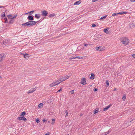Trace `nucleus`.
<instances>
[{"label": "nucleus", "instance_id": "obj_7", "mask_svg": "<svg viewBox=\"0 0 135 135\" xmlns=\"http://www.w3.org/2000/svg\"><path fill=\"white\" fill-rule=\"evenodd\" d=\"M10 40L9 39H7L5 40L3 42V44L6 45H7L10 44Z\"/></svg>", "mask_w": 135, "mask_h": 135}, {"label": "nucleus", "instance_id": "obj_41", "mask_svg": "<svg viewBox=\"0 0 135 135\" xmlns=\"http://www.w3.org/2000/svg\"><path fill=\"white\" fill-rule=\"evenodd\" d=\"M65 113H66V116H68V112L67 111V110H66V111Z\"/></svg>", "mask_w": 135, "mask_h": 135}, {"label": "nucleus", "instance_id": "obj_4", "mask_svg": "<svg viewBox=\"0 0 135 135\" xmlns=\"http://www.w3.org/2000/svg\"><path fill=\"white\" fill-rule=\"evenodd\" d=\"M95 48L97 51H103L105 50V48L102 47L101 46H100L99 47H96Z\"/></svg>", "mask_w": 135, "mask_h": 135}, {"label": "nucleus", "instance_id": "obj_39", "mask_svg": "<svg viewBox=\"0 0 135 135\" xmlns=\"http://www.w3.org/2000/svg\"><path fill=\"white\" fill-rule=\"evenodd\" d=\"M90 45V44H85L84 45L86 46V47L88 45Z\"/></svg>", "mask_w": 135, "mask_h": 135}, {"label": "nucleus", "instance_id": "obj_54", "mask_svg": "<svg viewBox=\"0 0 135 135\" xmlns=\"http://www.w3.org/2000/svg\"><path fill=\"white\" fill-rule=\"evenodd\" d=\"M116 90V88H115L114 89V91H115Z\"/></svg>", "mask_w": 135, "mask_h": 135}, {"label": "nucleus", "instance_id": "obj_52", "mask_svg": "<svg viewBox=\"0 0 135 135\" xmlns=\"http://www.w3.org/2000/svg\"><path fill=\"white\" fill-rule=\"evenodd\" d=\"M42 121L43 122H45V121H46V120H45V119H44L43 120H42Z\"/></svg>", "mask_w": 135, "mask_h": 135}, {"label": "nucleus", "instance_id": "obj_21", "mask_svg": "<svg viewBox=\"0 0 135 135\" xmlns=\"http://www.w3.org/2000/svg\"><path fill=\"white\" fill-rule=\"evenodd\" d=\"M107 15H105V16H103V17H102L100 19V20H102V19H105L107 17Z\"/></svg>", "mask_w": 135, "mask_h": 135}, {"label": "nucleus", "instance_id": "obj_49", "mask_svg": "<svg viewBox=\"0 0 135 135\" xmlns=\"http://www.w3.org/2000/svg\"><path fill=\"white\" fill-rule=\"evenodd\" d=\"M31 93V91H30V90H29L27 92V93L28 94H29L30 93Z\"/></svg>", "mask_w": 135, "mask_h": 135}, {"label": "nucleus", "instance_id": "obj_51", "mask_svg": "<svg viewBox=\"0 0 135 135\" xmlns=\"http://www.w3.org/2000/svg\"><path fill=\"white\" fill-rule=\"evenodd\" d=\"M49 134H50L49 133H48L46 134H45V135H49Z\"/></svg>", "mask_w": 135, "mask_h": 135}, {"label": "nucleus", "instance_id": "obj_36", "mask_svg": "<svg viewBox=\"0 0 135 135\" xmlns=\"http://www.w3.org/2000/svg\"><path fill=\"white\" fill-rule=\"evenodd\" d=\"M118 15V13H114L112 15V16H115V15Z\"/></svg>", "mask_w": 135, "mask_h": 135}, {"label": "nucleus", "instance_id": "obj_50", "mask_svg": "<svg viewBox=\"0 0 135 135\" xmlns=\"http://www.w3.org/2000/svg\"><path fill=\"white\" fill-rule=\"evenodd\" d=\"M61 89H62V88H61L60 89V90H58L57 91V92H59L60 91H61Z\"/></svg>", "mask_w": 135, "mask_h": 135}, {"label": "nucleus", "instance_id": "obj_23", "mask_svg": "<svg viewBox=\"0 0 135 135\" xmlns=\"http://www.w3.org/2000/svg\"><path fill=\"white\" fill-rule=\"evenodd\" d=\"M104 32L107 34L109 33L107 29L105 28L104 30Z\"/></svg>", "mask_w": 135, "mask_h": 135}, {"label": "nucleus", "instance_id": "obj_57", "mask_svg": "<svg viewBox=\"0 0 135 135\" xmlns=\"http://www.w3.org/2000/svg\"><path fill=\"white\" fill-rule=\"evenodd\" d=\"M134 135H135V133L134 134Z\"/></svg>", "mask_w": 135, "mask_h": 135}, {"label": "nucleus", "instance_id": "obj_48", "mask_svg": "<svg viewBox=\"0 0 135 135\" xmlns=\"http://www.w3.org/2000/svg\"><path fill=\"white\" fill-rule=\"evenodd\" d=\"M98 1V0H92V2H96V1Z\"/></svg>", "mask_w": 135, "mask_h": 135}, {"label": "nucleus", "instance_id": "obj_8", "mask_svg": "<svg viewBox=\"0 0 135 135\" xmlns=\"http://www.w3.org/2000/svg\"><path fill=\"white\" fill-rule=\"evenodd\" d=\"M5 56V55L3 54L0 55V63L3 61Z\"/></svg>", "mask_w": 135, "mask_h": 135}, {"label": "nucleus", "instance_id": "obj_14", "mask_svg": "<svg viewBox=\"0 0 135 135\" xmlns=\"http://www.w3.org/2000/svg\"><path fill=\"white\" fill-rule=\"evenodd\" d=\"M26 113L25 112H23L21 113L20 114V116L21 117H23L25 115Z\"/></svg>", "mask_w": 135, "mask_h": 135}, {"label": "nucleus", "instance_id": "obj_28", "mask_svg": "<svg viewBox=\"0 0 135 135\" xmlns=\"http://www.w3.org/2000/svg\"><path fill=\"white\" fill-rule=\"evenodd\" d=\"M22 117L21 116L20 117H18L17 119L18 120H22Z\"/></svg>", "mask_w": 135, "mask_h": 135}, {"label": "nucleus", "instance_id": "obj_55", "mask_svg": "<svg viewBox=\"0 0 135 135\" xmlns=\"http://www.w3.org/2000/svg\"><path fill=\"white\" fill-rule=\"evenodd\" d=\"M50 121H49H49H48V123H50Z\"/></svg>", "mask_w": 135, "mask_h": 135}, {"label": "nucleus", "instance_id": "obj_46", "mask_svg": "<svg viewBox=\"0 0 135 135\" xmlns=\"http://www.w3.org/2000/svg\"><path fill=\"white\" fill-rule=\"evenodd\" d=\"M132 56L134 58H135V54H134L132 55Z\"/></svg>", "mask_w": 135, "mask_h": 135}, {"label": "nucleus", "instance_id": "obj_42", "mask_svg": "<svg viewBox=\"0 0 135 135\" xmlns=\"http://www.w3.org/2000/svg\"><path fill=\"white\" fill-rule=\"evenodd\" d=\"M98 90V89L97 88H95L94 89V91H97Z\"/></svg>", "mask_w": 135, "mask_h": 135}, {"label": "nucleus", "instance_id": "obj_9", "mask_svg": "<svg viewBox=\"0 0 135 135\" xmlns=\"http://www.w3.org/2000/svg\"><path fill=\"white\" fill-rule=\"evenodd\" d=\"M42 15L43 16H44L45 17H46L47 16L48 12H47L45 10H43L41 12Z\"/></svg>", "mask_w": 135, "mask_h": 135}, {"label": "nucleus", "instance_id": "obj_6", "mask_svg": "<svg viewBox=\"0 0 135 135\" xmlns=\"http://www.w3.org/2000/svg\"><path fill=\"white\" fill-rule=\"evenodd\" d=\"M17 16L16 14H15L12 15H8L7 16L8 18L10 19H12L13 18H15Z\"/></svg>", "mask_w": 135, "mask_h": 135}, {"label": "nucleus", "instance_id": "obj_18", "mask_svg": "<svg viewBox=\"0 0 135 135\" xmlns=\"http://www.w3.org/2000/svg\"><path fill=\"white\" fill-rule=\"evenodd\" d=\"M35 16V17L37 19H39L40 17V15L39 14H36Z\"/></svg>", "mask_w": 135, "mask_h": 135}, {"label": "nucleus", "instance_id": "obj_25", "mask_svg": "<svg viewBox=\"0 0 135 135\" xmlns=\"http://www.w3.org/2000/svg\"><path fill=\"white\" fill-rule=\"evenodd\" d=\"M55 123V119H52V122H51V124L52 125H53Z\"/></svg>", "mask_w": 135, "mask_h": 135}, {"label": "nucleus", "instance_id": "obj_33", "mask_svg": "<svg viewBox=\"0 0 135 135\" xmlns=\"http://www.w3.org/2000/svg\"><path fill=\"white\" fill-rule=\"evenodd\" d=\"M75 56H74L73 57V56L71 57H70V58L69 59L71 60H72V59H75Z\"/></svg>", "mask_w": 135, "mask_h": 135}, {"label": "nucleus", "instance_id": "obj_20", "mask_svg": "<svg viewBox=\"0 0 135 135\" xmlns=\"http://www.w3.org/2000/svg\"><path fill=\"white\" fill-rule=\"evenodd\" d=\"M94 75L93 73H91V76L90 77V79H93L94 78Z\"/></svg>", "mask_w": 135, "mask_h": 135}, {"label": "nucleus", "instance_id": "obj_2", "mask_svg": "<svg viewBox=\"0 0 135 135\" xmlns=\"http://www.w3.org/2000/svg\"><path fill=\"white\" fill-rule=\"evenodd\" d=\"M61 83V82H59V80H57L56 81L54 82L50 85V86L51 87H52L56 85L59 84Z\"/></svg>", "mask_w": 135, "mask_h": 135}, {"label": "nucleus", "instance_id": "obj_27", "mask_svg": "<svg viewBox=\"0 0 135 135\" xmlns=\"http://www.w3.org/2000/svg\"><path fill=\"white\" fill-rule=\"evenodd\" d=\"M34 12V11H30L29 12H28L27 13H26L25 14V15H26V14H28V13H30V15H31L32 14V13H33Z\"/></svg>", "mask_w": 135, "mask_h": 135}, {"label": "nucleus", "instance_id": "obj_17", "mask_svg": "<svg viewBox=\"0 0 135 135\" xmlns=\"http://www.w3.org/2000/svg\"><path fill=\"white\" fill-rule=\"evenodd\" d=\"M127 13V12H121L119 13H118V15L120 14L121 15L126 14Z\"/></svg>", "mask_w": 135, "mask_h": 135}, {"label": "nucleus", "instance_id": "obj_53", "mask_svg": "<svg viewBox=\"0 0 135 135\" xmlns=\"http://www.w3.org/2000/svg\"><path fill=\"white\" fill-rule=\"evenodd\" d=\"M3 7V6H0V8H2Z\"/></svg>", "mask_w": 135, "mask_h": 135}, {"label": "nucleus", "instance_id": "obj_56", "mask_svg": "<svg viewBox=\"0 0 135 135\" xmlns=\"http://www.w3.org/2000/svg\"><path fill=\"white\" fill-rule=\"evenodd\" d=\"M1 78H2L1 77V76H0V79H1Z\"/></svg>", "mask_w": 135, "mask_h": 135}, {"label": "nucleus", "instance_id": "obj_15", "mask_svg": "<svg viewBox=\"0 0 135 135\" xmlns=\"http://www.w3.org/2000/svg\"><path fill=\"white\" fill-rule=\"evenodd\" d=\"M27 18L29 20H33V17L31 16H28L27 17Z\"/></svg>", "mask_w": 135, "mask_h": 135}, {"label": "nucleus", "instance_id": "obj_30", "mask_svg": "<svg viewBox=\"0 0 135 135\" xmlns=\"http://www.w3.org/2000/svg\"><path fill=\"white\" fill-rule=\"evenodd\" d=\"M110 133L109 131H108V132H104V135H106L108 134H109Z\"/></svg>", "mask_w": 135, "mask_h": 135}, {"label": "nucleus", "instance_id": "obj_29", "mask_svg": "<svg viewBox=\"0 0 135 135\" xmlns=\"http://www.w3.org/2000/svg\"><path fill=\"white\" fill-rule=\"evenodd\" d=\"M106 85H107V86H109V82H108V80H106Z\"/></svg>", "mask_w": 135, "mask_h": 135}, {"label": "nucleus", "instance_id": "obj_10", "mask_svg": "<svg viewBox=\"0 0 135 135\" xmlns=\"http://www.w3.org/2000/svg\"><path fill=\"white\" fill-rule=\"evenodd\" d=\"M81 83L83 85H85L86 84V79L85 78H83L82 79Z\"/></svg>", "mask_w": 135, "mask_h": 135}, {"label": "nucleus", "instance_id": "obj_16", "mask_svg": "<svg viewBox=\"0 0 135 135\" xmlns=\"http://www.w3.org/2000/svg\"><path fill=\"white\" fill-rule=\"evenodd\" d=\"M28 22L22 24V25L23 26H25L26 27H27V26H28Z\"/></svg>", "mask_w": 135, "mask_h": 135}, {"label": "nucleus", "instance_id": "obj_5", "mask_svg": "<svg viewBox=\"0 0 135 135\" xmlns=\"http://www.w3.org/2000/svg\"><path fill=\"white\" fill-rule=\"evenodd\" d=\"M28 26H31L33 25H35L37 23V22L33 21H29L28 22Z\"/></svg>", "mask_w": 135, "mask_h": 135}, {"label": "nucleus", "instance_id": "obj_13", "mask_svg": "<svg viewBox=\"0 0 135 135\" xmlns=\"http://www.w3.org/2000/svg\"><path fill=\"white\" fill-rule=\"evenodd\" d=\"M24 57L25 58L27 59L30 56V55L28 54H23Z\"/></svg>", "mask_w": 135, "mask_h": 135}, {"label": "nucleus", "instance_id": "obj_31", "mask_svg": "<svg viewBox=\"0 0 135 135\" xmlns=\"http://www.w3.org/2000/svg\"><path fill=\"white\" fill-rule=\"evenodd\" d=\"M2 16L3 18L5 17V13L4 12H3L2 14Z\"/></svg>", "mask_w": 135, "mask_h": 135}, {"label": "nucleus", "instance_id": "obj_19", "mask_svg": "<svg viewBox=\"0 0 135 135\" xmlns=\"http://www.w3.org/2000/svg\"><path fill=\"white\" fill-rule=\"evenodd\" d=\"M55 16V14L54 13L51 14L49 16L50 18H52L54 17Z\"/></svg>", "mask_w": 135, "mask_h": 135}, {"label": "nucleus", "instance_id": "obj_26", "mask_svg": "<svg viewBox=\"0 0 135 135\" xmlns=\"http://www.w3.org/2000/svg\"><path fill=\"white\" fill-rule=\"evenodd\" d=\"M36 89L35 88H32L30 90V91L31 92V93L33 92Z\"/></svg>", "mask_w": 135, "mask_h": 135}, {"label": "nucleus", "instance_id": "obj_38", "mask_svg": "<svg viewBox=\"0 0 135 135\" xmlns=\"http://www.w3.org/2000/svg\"><path fill=\"white\" fill-rule=\"evenodd\" d=\"M126 98V96H123L122 98V99L124 100H125Z\"/></svg>", "mask_w": 135, "mask_h": 135}, {"label": "nucleus", "instance_id": "obj_22", "mask_svg": "<svg viewBox=\"0 0 135 135\" xmlns=\"http://www.w3.org/2000/svg\"><path fill=\"white\" fill-rule=\"evenodd\" d=\"M43 106V104L42 103H40L38 105V107L41 108Z\"/></svg>", "mask_w": 135, "mask_h": 135}, {"label": "nucleus", "instance_id": "obj_32", "mask_svg": "<svg viewBox=\"0 0 135 135\" xmlns=\"http://www.w3.org/2000/svg\"><path fill=\"white\" fill-rule=\"evenodd\" d=\"M36 121L37 123H38L40 122L39 119L38 118L36 119Z\"/></svg>", "mask_w": 135, "mask_h": 135}, {"label": "nucleus", "instance_id": "obj_11", "mask_svg": "<svg viewBox=\"0 0 135 135\" xmlns=\"http://www.w3.org/2000/svg\"><path fill=\"white\" fill-rule=\"evenodd\" d=\"M111 106V105L110 104L106 107L105 108H104L103 111H105L107 110Z\"/></svg>", "mask_w": 135, "mask_h": 135}, {"label": "nucleus", "instance_id": "obj_12", "mask_svg": "<svg viewBox=\"0 0 135 135\" xmlns=\"http://www.w3.org/2000/svg\"><path fill=\"white\" fill-rule=\"evenodd\" d=\"M81 2V1L80 0L77 1L75 2L74 4V5H79L80 4Z\"/></svg>", "mask_w": 135, "mask_h": 135}, {"label": "nucleus", "instance_id": "obj_45", "mask_svg": "<svg viewBox=\"0 0 135 135\" xmlns=\"http://www.w3.org/2000/svg\"><path fill=\"white\" fill-rule=\"evenodd\" d=\"M131 2H135V0H129Z\"/></svg>", "mask_w": 135, "mask_h": 135}, {"label": "nucleus", "instance_id": "obj_34", "mask_svg": "<svg viewBox=\"0 0 135 135\" xmlns=\"http://www.w3.org/2000/svg\"><path fill=\"white\" fill-rule=\"evenodd\" d=\"M14 22V21L12 19H11L9 22V23H13Z\"/></svg>", "mask_w": 135, "mask_h": 135}, {"label": "nucleus", "instance_id": "obj_1", "mask_svg": "<svg viewBox=\"0 0 135 135\" xmlns=\"http://www.w3.org/2000/svg\"><path fill=\"white\" fill-rule=\"evenodd\" d=\"M121 42L125 45H127L129 42V40L127 37H122L120 38Z\"/></svg>", "mask_w": 135, "mask_h": 135}, {"label": "nucleus", "instance_id": "obj_43", "mask_svg": "<svg viewBox=\"0 0 135 135\" xmlns=\"http://www.w3.org/2000/svg\"><path fill=\"white\" fill-rule=\"evenodd\" d=\"M96 26V25L94 24H92V27H95Z\"/></svg>", "mask_w": 135, "mask_h": 135}, {"label": "nucleus", "instance_id": "obj_3", "mask_svg": "<svg viewBox=\"0 0 135 135\" xmlns=\"http://www.w3.org/2000/svg\"><path fill=\"white\" fill-rule=\"evenodd\" d=\"M69 76H68L66 75L64 77H61L60 79L59 80V81H60V82H62V81H65L66 79H68L69 78Z\"/></svg>", "mask_w": 135, "mask_h": 135}, {"label": "nucleus", "instance_id": "obj_24", "mask_svg": "<svg viewBox=\"0 0 135 135\" xmlns=\"http://www.w3.org/2000/svg\"><path fill=\"white\" fill-rule=\"evenodd\" d=\"M75 59L76 58H78L80 59H82L83 58V57L81 56H75Z\"/></svg>", "mask_w": 135, "mask_h": 135}, {"label": "nucleus", "instance_id": "obj_40", "mask_svg": "<svg viewBox=\"0 0 135 135\" xmlns=\"http://www.w3.org/2000/svg\"><path fill=\"white\" fill-rule=\"evenodd\" d=\"M70 93L71 94H73L74 93V90H72L70 91Z\"/></svg>", "mask_w": 135, "mask_h": 135}, {"label": "nucleus", "instance_id": "obj_37", "mask_svg": "<svg viewBox=\"0 0 135 135\" xmlns=\"http://www.w3.org/2000/svg\"><path fill=\"white\" fill-rule=\"evenodd\" d=\"M98 112V110H96V109H95L94 112V114H95V113H97Z\"/></svg>", "mask_w": 135, "mask_h": 135}, {"label": "nucleus", "instance_id": "obj_47", "mask_svg": "<svg viewBox=\"0 0 135 135\" xmlns=\"http://www.w3.org/2000/svg\"><path fill=\"white\" fill-rule=\"evenodd\" d=\"M4 23H8V21H7V20H6L4 22Z\"/></svg>", "mask_w": 135, "mask_h": 135}, {"label": "nucleus", "instance_id": "obj_44", "mask_svg": "<svg viewBox=\"0 0 135 135\" xmlns=\"http://www.w3.org/2000/svg\"><path fill=\"white\" fill-rule=\"evenodd\" d=\"M3 18H4V19L5 20V21L7 20V18L6 17H5Z\"/></svg>", "mask_w": 135, "mask_h": 135}, {"label": "nucleus", "instance_id": "obj_35", "mask_svg": "<svg viewBox=\"0 0 135 135\" xmlns=\"http://www.w3.org/2000/svg\"><path fill=\"white\" fill-rule=\"evenodd\" d=\"M22 120H23L25 122L27 120V119L24 117H23Z\"/></svg>", "mask_w": 135, "mask_h": 135}]
</instances>
